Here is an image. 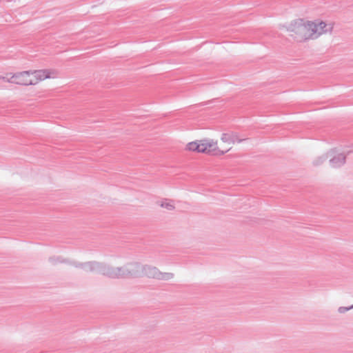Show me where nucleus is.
<instances>
[{
	"label": "nucleus",
	"instance_id": "16",
	"mask_svg": "<svg viewBox=\"0 0 353 353\" xmlns=\"http://www.w3.org/2000/svg\"><path fill=\"white\" fill-rule=\"evenodd\" d=\"M327 154L322 155L319 157H318L316 160L314 161L313 164L314 165H319L321 163H323L324 161H325L327 159Z\"/></svg>",
	"mask_w": 353,
	"mask_h": 353
},
{
	"label": "nucleus",
	"instance_id": "8",
	"mask_svg": "<svg viewBox=\"0 0 353 353\" xmlns=\"http://www.w3.org/2000/svg\"><path fill=\"white\" fill-rule=\"evenodd\" d=\"M30 74H34V81L37 84L39 81L50 78V72L48 70H30Z\"/></svg>",
	"mask_w": 353,
	"mask_h": 353
},
{
	"label": "nucleus",
	"instance_id": "3",
	"mask_svg": "<svg viewBox=\"0 0 353 353\" xmlns=\"http://www.w3.org/2000/svg\"><path fill=\"white\" fill-rule=\"evenodd\" d=\"M142 276H145L150 279L168 281L174 277V274L161 272L157 268L150 265H142Z\"/></svg>",
	"mask_w": 353,
	"mask_h": 353
},
{
	"label": "nucleus",
	"instance_id": "1",
	"mask_svg": "<svg viewBox=\"0 0 353 353\" xmlns=\"http://www.w3.org/2000/svg\"><path fill=\"white\" fill-rule=\"evenodd\" d=\"M311 21L305 22L303 19H298L292 21L287 28V30L290 32V36L298 42L304 41L307 39H313L312 32L310 27Z\"/></svg>",
	"mask_w": 353,
	"mask_h": 353
},
{
	"label": "nucleus",
	"instance_id": "12",
	"mask_svg": "<svg viewBox=\"0 0 353 353\" xmlns=\"http://www.w3.org/2000/svg\"><path fill=\"white\" fill-rule=\"evenodd\" d=\"M125 264L122 267L115 268V273H117L116 279H126L128 278L127 272H125Z\"/></svg>",
	"mask_w": 353,
	"mask_h": 353
},
{
	"label": "nucleus",
	"instance_id": "7",
	"mask_svg": "<svg viewBox=\"0 0 353 353\" xmlns=\"http://www.w3.org/2000/svg\"><path fill=\"white\" fill-rule=\"evenodd\" d=\"M221 139L223 142L228 143H241L245 140V139H239L238 134L234 132L223 133Z\"/></svg>",
	"mask_w": 353,
	"mask_h": 353
},
{
	"label": "nucleus",
	"instance_id": "11",
	"mask_svg": "<svg viewBox=\"0 0 353 353\" xmlns=\"http://www.w3.org/2000/svg\"><path fill=\"white\" fill-rule=\"evenodd\" d=\"M98 261H92L85 262L84 270L86 272H96Z\"/></svg>",
	"mask_w": 353,
	"mask_h": 353
},
{
	"label": "nucleus",
	"instance_id": "4",
	"mask_svg": "<svg viewBox=\"0 0 353 353\" xmlns=\"http://www.w3.org/2000/svg\"><path fill=\"white\" fill-rule=\"evenodd\" d=\"M8 82L21 85H35V81L30 78V70L13 74Z\"/></svg>",
	"mask_w": 353,
	"mask_h": 353
},
{
	"label": "nucleus",
	"instance_id": "14",
	"mask_svg": "<svg viewBox=\"0 0 353 353\" xmlns=\"http://www.w3.org/2000/svg\"><path fill=\"white\" fill-rule=\"evenodd\" d=\"M117 273H115V268L108 265L105 276L110 279H116Z\"/></svg>",
	"mask_w": 353,
	"mask_h": 353
},
{
	"label": "nucleus",
	"instance_id": "2",
	"mask_svg": "<svg viewBox=\"0 0 353 353\" xmlns=\"http://www.w3.org/2000/svg\"><path fill=\"white\" fill-rule=\"evenodd\" d=\"M186 149L190 151L205 153L215 156H221L229 151L228 149L225 151L219 150L217 147V143L212 139H202L189 143Z\"/></svg>",
	"mask_w": 353,
	"mask_h": 353
},
{
	"label": "nucleus",
	"instance_id": "17",
	"mask_svg": "<svg viewBox=\"0 0 353 353\" xmlns=\"http://www.w3.org/2000/svg\"><path fill=\"white\" fill-rule=\"evenodd\" d=\"M68 264L72 265V266H74V267H75L77 268H81L82 270H84L85 262L84 263H81V262H77V261L69 260Z\"/></svg>",
	"mask_w": 353,
	"mask_h": 353
},
{
	"label": "nucleus",
	"instance_id": "19",
	"mask_svg": "<svg viewBox=\"0 0 353 353\" xmlns=\"http://www.w3.org/2000/svg\"><path fill=\"white\" fill-rule=\"evenodd\" d=\"M9 77H8L7 76L4 77V76H0V80H3L4 81H6L8 82V80H9Z\"/></svg>",
	"mask_w": 353,
	"mask_h": 353
},
{
	"label": "nucleus",
	"instance_id": "10",
	"mask_svg": "<svg viewBox=\"0 0 353 353\" xmlns=\"http://www.w3.org/2000/svg\"><path fill=\"white\" fill-rule=\"evenodd\" d=\"M48 261L53 265H55L58 263H66L68 264L69 259H65L61 256H52L49 257Z\"/></svg>",
	"mask_w": 353,
	"mask_h": 353
},
{
	"label": "nucleus",
	"instance_id": "13",
	"mask_svg": "<svg viewBox=\"0 0 353 353\" xmlns=\"http://www.w3.org/2000/svg\"><path fill=\"white\" fill-rule=\"evenodd\" d=\"M108 268V264L98 261L96 272L99 273L103 276H105Z\"/></svg>",
	"mask_w": 353,
	"mask_h": 353
},
{
	"label": "nucleus",
	"instance_id": "6",
	"mask_svg": "<svg viewBox=\"0 0 353 353\" xmlns=\"http://www.w3.org/2000/svg\"><path fill=\"white\" fill-rule=\"evenodd\" d=\"M310 27H312L311 31L312 32V37H314V39L317 38L323 33H325L328 31L330 32L332 29V27L330 30L326 29L327 24L324 21H321L318 23L311 21Z\"/></svg>",
	"mask_w": 353,
	"mask_h": 353
},
{
	"label": "nucleus",
	"instance_id": "18",
	"mask_svg": "<svg viewBox=\"0 0 353 353\" xmlns=\"http://www.w3.org/2000/svg\"><path fill=\"white\" fill-rule=\"evenodd\" d=\"M353 309L352 305L349 307H339L338 309V312L341 314H343L350 310Z\"/></svg>",
	"mask_w": 353,
	"mask_h": 353
},
{
	"label": "nucleus",
	"instance_id": "5",
	"mask_svg": "<svg viewBox=\"0 0 353 353\" xmlns=\"http://www.w3.org/2000/svg\"><path fill=\"white\" fill-rule=\"evenodd\" d=\"M125 272L128 278L142 276V265L139 262H130L125 264Z\"/></svg>",
	"mask_w": 353,
	"mask_h": 353
},
{
	"label": "nucleus",
	"instance_id": "9",
	"mask_svg": "<svg viewBox=\"0 0 353 353\" xmlns=\"http://www.w3.org/2000/svg\"><path fill=\"white\" fill-rule=\"evenodd\" d=\"M345 160L346 156L343 153H340L330 159V164L332 168H339L345 164Z\"/></svg>",
	"mask_w": 353,
	"mask_h": 353
},
{
	"label": "nucleus",
	"instance_id": "15",
	"mask_svg": "<svg viewBox=\"0 0 353 353\" xmlns=\"http://www.w3.org/2000/svg\"><path fill=\"white\" fill-rule=\"evenodd\" d=\"M161 207L167 209L168 210H173L174 209V206L170 202H168V200L165 199L164 201H162L161 203Z\"/></svg>",
	"mask_w": 353,
	"mask_h": 353
}]
</instances>
